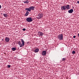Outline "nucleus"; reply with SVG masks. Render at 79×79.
Instances as JSON below:
<instances>
[{
    "mask_svg": "<svg viewBox=\"0 0 79 79\" xmlns=\"http://www.w3.org/2000/svg\"><path fill=\"white\" fill-rule=\"evenodd\" d=\"M34 9H35V6H32L29 8H26L25 9V10H27V11H28L29 12H30L31 11V10L34 11Z\"/></svg>",
    "mask_w": 79,
    "mask_h": 79,
    "instance_id": "f257e3e1",
    "label": "nucleus"
},
{
    "mask_svg": "<svg viewBox=\"0 0 79 79\" xmlns=\"http://www.w3.org/2000/svg\"><path fill=\"white\" fill-rule=\"evenodd\" d=\"M57 38L59 40H63V34L59 35L57 37Z\"/></svg>",
    "mask_w": 79,
    "mask_h": 79,
    "instance_id": "f03ea898",
    "label": "nucleus"
},
{
    "mask_svg": "<svg viewBox=\"0 0 79 79\" xmlns=\"http://www.w3.org/2000/svg\"><path fill=\"white\" fill-rule=\"evenodd\" d=\"M26 21H27V22H28V23H31V22L33 20L32 18L28 17L27 18Z\"/></svg>",
    "mask_w": 79,
    "mask_h": 79,
    "instance_id": "7ed1b4c3",
    "label": "nucleus"
},
{
    "mask_svg": "<svg viewBox=\"0 0 79 79\" xmlns=\"http://www.w3.org/2000/svg\"><path fill=\"white\" fill-rule=\"evenodd\" d=\"M61 10L62 11H63V10H66V6H61Z\"/></svg>",
    "mask_w": 79,
    "mask_h": 79,
    "instance_id": "20e7f679",
    "label": "nucleus"
},
{
    "mask_svg": "<svg viewBox=\"0 0 79 79\" xmlns=\"http://www.w3.org/2000/svg\"><path fill=\"white\" fill-rule=\"evenodd\" d=\"M21 42H22V44L20 46V47H23V46H24V40L22 39L21 40Z\"/></svg>",
    "mask_w": 79,
    "mask_h": 79,
    "instance_id": "39448f33",
    "label": "nucleus"
},
{
    "mask_svg": "<svg viewBox=\"0 0 79 79\" xmlns=\"http://www.w3.org/2000/svg\"><path fill=\"white\" fill-rule=\"evenodd\" d=\"M5 41L6 42H8L10 41V38L8 37H6L5 39Z\"/></svg>",
    "mask_w": 79,
    "mask_h": 79,
    "instance_id": "423d86ee",
    "label": "nucleus"
},
{
    "mask_svg": "<svg viewBox=\"0 0 79 79\" xmlns=\"http://www.w3.org/2000/svg\"><path fill=\"white\" fill-rule=\"evenodd\" d=\"M47 52L46 51H44L42 52V55L43 56H45L46 55Z\"/></svg>",
    "mask_w": 79,
    "mask_h": 79,
    "instance_id": "0eeeda50",
    "label": "nucleus"
},
{
    "mask_svg": "<svg viewBox=\"0 0 79 79\" xmlns=\"http://www.w3.org/2000/svg\"><path fill=\"white\" fill-rule=\"evenodd\" d=\"M38 16L40 17L38 18V19H40V18H42L43 17V14H40L38 15Z\"/></svg>",
    "mask_w": 79,
    "mask_h": 79,
    "instance_id": "6e6552de",
    "label": "nucleus"
},
{
    "mask_svg": "<svg viewBox=\"0 0 79 79\" xmlns=\"http://www.w3.org/2000/svg\"><path fill=\"white\" fill-rule=\"evenodd\" d=\"M38 34L40 37V36H43V35H44V33L42 32H39Z\"/></svg>",
    "mask_w": 79,
    "mask_h": 79,
    "instance_id": "1a4fd4ad",
    "label": "nucleus"
},
{
    "mask_svg": "<svg viewBox=\"0 0 79 79\" xmlns=\"http://www.w3.org/2000/svg\"><path fill=\"white\" fill-rule=\"evenodd\" d=\"M73 11H74V10H73V9H72L68 11V12L69 13H73Z\"/></svg>",
    "mask_w": 79,
    "mask_h": 79,
    "instance_id": "9d476101",
    "label": "nucleus"
},
{
    "mask_svg": "<svg viewBox=\"0 0 79 79\" xmlns=\"http://www.w3.org/2000/svg\"><path fill=\"white\" fill-rule=\"evenodd\" d=\"M65 7L66 9H67V10H69L70 9V7H69V5H67L66 6H65Z\"/></svg>",
    "mask_w": 79,
    "mask_h": 79,
    "instance_id": "9b49d317",
    "label": "nucleus"
},
{
    "mask_svg": "<svg viewBox=\"0 0 79 79\" xmlns=\"http://www.w3.org/2000/svg\"><path fill=\"white\" fill-rule=\"evenodd\" d=\"M39 51V48L36 49L35 50V51H34L35 53H37Z\"/></svg>",
    "mask_w": 79,
    "mask_h": 79,
    "instance_id": "f8f14e48",
    "label": "nucleus"
},
{
    "mask_svg": "<svg viewBox=\"0 0 79 79\" xmlns=\"http://www.w3.org/2000/svg\"><path fill=\"white\" fill-rule=\"evenodd\" d=\"M18 44L19 45H20V47H22L23 46H21V45H22V44H21V41H19V42H18Z\"/></svg>",
    "mask_w": 79,
    "mask_h": 79,
    "instance_id": "ddd939ff",
    "label": "nucleus"
},
{
    "mask_svg": "<svg viewBox=\"0 0 79 79\" xmlns=\"http://www.w3.org/2000/svg\"><path fill=\"white\" fill-rule=\"evenodd\" d=\"M24 3H29V0H26V1H24Z\"/></svg>",
    "mask_w": 79,
    "mask_h": 79,
    "instance_id": "4468645a",
    "label": "nucleus"
},
{
    "mask_svg": "<svg viewBox=\"0 0 79 79\" xmlns=\"http://www.w3.org/2000/svg\"><path fill=\"white\" fill-rule=\"evenodd\" d=\"M11 50H12V51H15L16 50V48H11Z\"/></svg>",
    "mask_w": 79,
    "mask_h": 79,
    "instance_id": "2eb2a0df",
    "label": "nucleus"
},
{
    "mask_svg": "<svg viewBox=\"0 0 79 79\" xmlns=\"http://www.w3.org/2000/svg\"><path fill=\"white\" fill-rule=\"evenodd\" d=\"M29 12H28L27 11L26 12L25 15V16H28V15H29Z\"/></svg>",
    "mask_w": 79,
    "mask_h": 79,
    "instance_id": "dca6fc26",
    "label": "nucleus"
},
{
    "mask_svg": "<svg viewBox=\"0 0 79 79\" xmlns=\"http://www.w3.org/2000/svg\"><path fill=\"white\" fill-rule=\"evenodd\" d=\"M3 15L4 17H6V16H7V15H6V14H4Z\"/></svg>",
    "mask_w": 79,
    "mask_h": 79,
    "instance_id": "f3484780",
    "label": "nucleus"
},
{
    "mask_svg": "<svg viewBox=\"0 0 79 79\" xmlns=\"http://www.w3.org/2000/svg\"><path fill=\"white\" fill-rule=\"evenodd\" d=\"M66 60V58H63L62 60V61H64Z\"/></svg>",
    "mask_w": 79,
    "mask_h": 79,
    "instance_id": "a211bd4d",
    "label": "nucleus"
},
{
    "mask_svg": "<svg viewBox=\"0 0 79 79\" xmlns=\"http://www.w3.org/2000/svg\"><path fill=\"white\" fill-rule=\"evenodd\" d=\"M76 53V52H75V51H73L72 52V53L73 54H74Z\"/></svg>",
    "mask_w": 79,
    "mask_h": 79,
    "instance_id": "6ab92c4d",
    "label": "nucleus"
},
{
    "mask_svg": "<svg viewBox=\"0 0 79 79\" xmlns=\"http://www.w3.org/2000/svg\"><path fill=\"white\" fill-rule=\"evenodd\" d=\"M7 67L10 68L11 67V65H7Z\"/></svg>",
    "mask_w": 79,
    "mask_h": 79,
    "instance_id": "aec40b11",
    "label": "nucleus"
},
{
    "mask_svg": "<svg viewBox=\"0 0 79 79\" xmlns=\"http://www.w3.org/2000/svg\"><path fill=\"white\" fill-rule=\"evenodd\" d=\"M23 31H26V28H23Z\"/></svg>",
    "mask_w": 79,
    "mask_h": 79,
    "instance_id": "412c9836",
    "label": "nucleus"
},
{
    "mask_svg": "<svg viewBox=\"0 0 79 79\" xmlns=\"http://www.w3.org/2000/svg\"><path fill=\"white\" fill-rule=\"evenodd\" d=\"M76 36L75 35H74L73 36V37L74 39H75V38H76Z\"/></svg>",
    "mask_w": 79,
    "mask_h": 79,
    "instance_id": "4be33fe9",
    "label": "nucleus"
},
{
    "mask_svg": "<svg viewBox=\"0 0 79 79\" xmlns=\"http://www.w3.org/2000/svg\"><path fill=\"white\" fill-rule=\"evenodd\" d=\"M1 8H2V6H1V5H0V9H1Z\"/></svg>",
    "mask_w": 79,
    "mask_h": 79,
    "instance_id": "5701e85b",
    "label": "nucleus"
},
{
    "mask_svg": "<svg viewBox=\"0 0 79 79\" xmlns=\"http://www.w3.org/2000/svg\"><path fill=\"white\" fill-rule=\"evenodd\" d=\"M77 3L79 4V1H78L77 2Z\"/></svg>",
    "mask_w": 79,
    "mask_h": 79,
    "instance_id": "b1692460",
    "label": "nucleus"
},
{
    "mask_svg": "<svg viewBox=\"0 0 79 79\" xmlns=\"http://www.w3.org/2000/svg\"><path fill=\"white\" fill-rule=\"evenodd\" d=\"M78 37H79V33H78Z\"/></svg>",
    "mask_w": 79,
    "mask_h": 79,
    "instance_id": "393cba45",
    "label": "nucleus"
},
{
    "mask_svg": "<svg viewBox=\"0 0 79 79\" xmlns=\"http://www.w3.org/2000/svg\"><path fill=\"white\" fill-rule=\"evenodd\" d=\"M73 8H74V7H73Z\"/></svg>",
    "mask_w": 79,
    "mask_h": 79,
    "instance_id": "a878e982",
    "label": "nucleus"
}]
</instances>
